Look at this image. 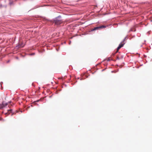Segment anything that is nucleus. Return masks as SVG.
Instances as JSON below:
<instances>
[{"label":"nucleus","instance_id":"obj_1","mask_svg":"<svg viewBox=\"0 0 152 152\" xmlns=\"http://www.w3.org/2000/svg\"><path fill=\"white\" fill-rule=\"evenodd\" d=\"M62 22L61 20L58 18H56L54 20L53 22L55 23V25H58L61 24Z\"/></svg>","mask_w":152,"mask_h":152},{"label":"nucleus","instance_id":"obj_2","mask_svg":"<svg viewBox=\"0 0 152 152\" xmlns=\"http://www.w3.org/2000/svg\"><path fill=\"white\" fill-rule=\"evenodd\" d=\"M104 28V25H102L98 27H94L92 30V31H95L96 30H100Z\"/></svg>","mask_w":152,"mask_h":152},{"label":"nucleus","instance_id":"obj_3","mask_svg":"<svg viewBox=\"0 0 152 152\" xmlns=\"http://www.w3.org/2000/svg\"><path fill=\"white\" fill-rule=\"evenodd\" d=\"M8 104L7 103L4 104L2 103L1 104H0V109L3 108L5 106L7 105Z\"/></svg>","mask_w":152,"mask_h":152},{"label":"nucleus","instance_id":"obj_4","mask_svg":"<svg viewBox=\"0 0 152 152\" xmlns=\"http://www.w3.org/2000/svg\"><path fill=\"white\" fill-rule=\"evenodd\" d=\"M12 109H10L9 110H8V112H7V113H6V115H8L10 113H10H12Z\"/></svg>","mask_w":152,"mask_h":152},{"label":"nucleus","instance_id":"obj_5","mask_svg":"<svg viewBox=\"0 0 152 152\" xmlns=\"http://www.w3.org/2000/svg\"><path fill=\"white\" fill-rule=\"evenodd\" d=\"M19 48H22L24 46V45H23V44H20L19 45Z\"/></svg>","mask_w":152,"mask_h":152},{"label":"nucleus","instance_id":"obj_6","mask_svg":"<svg viewBox=\"0 0 152 152\" xmlns=\"http://www.w3.org/2000/svg\"><path fill=\"white\" fill-rule=\"evenodd\" d=\"M121 48L120 47V46H118L117 48V50L116 52V53H117L118 52V50Z\"/></svg>","mask_w":152,"mask_h":152},{"label":"nucleus","instance_id":"obj_7","mask_svg":"<svg viewBox=\"0 0 152 152\" xmlns=\"http://www.w3.org/2000/svg\"><path fill=\"white\" fill-rule=\"evenodd\" d=\"M121 59V58L120 57V56H116V59L117 60H120Z\"/></svg>","mask_w":152,"mask_h":152},{"label":"nucleus","instance_id":"obj_8","mask_svg":"<svg viewBox=\"0 0 152 152\" xmlns=\"http://www.w3.org/2000/svg\"><path fill=\"white\" fill-rule=\"evenodd\" d=\"M124 44H119V46H120V47L121 48L124 46Z\"/></svg>","mask_w":152,"mask_h":152},{"label":"nucleus","instance_id":"obj_9","mask_svg":"<svg viewBox=\"0 0 152 152\" xmlns=\"http://www.w3.org/2000/svg\"><path fill=\"white\" fill-rule=\"evenodd\" d=\"M106 60L107 61H109L111 59H110V58H108L106 59Z\"/></svg>","mask_w":152,"mask_h":152},{"label":"nucleus","instance_id":"obj_10","mask_svg":"<svg viewBox=\"0 0 152 152\" xmlns=\"http://www.w3.org/2000/svg\"><path fill=\"white\" fill-rule=\"evenodd\" d=\"M120 56V57L121 58V59H122V58H123V56Z\"/></svg>","mask_w":152,"mask_h":152},{"label":"nucleus","instance_id":"obj_11","mask_svg":"<svg viewBox=\"0 0 152 152\" xmlns=\"http://www.w3.org/2000/svg\"><path fill=\"white\" fill-rule=\"evenodd\" d=\"M39 100H37V102H38L39 101Z\"/></svg>","mask_w":152,"mask_h":152}]
</instances>
